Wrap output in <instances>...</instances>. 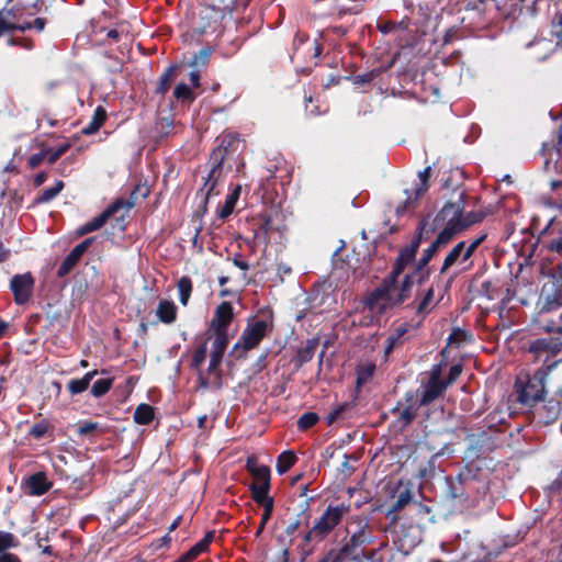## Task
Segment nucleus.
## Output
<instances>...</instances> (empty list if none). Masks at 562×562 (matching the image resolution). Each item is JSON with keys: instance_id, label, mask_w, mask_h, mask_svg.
Segmentation results:
<instances>
[{"instance_id": "6", "label": "nucleus", "mask_w": 562, "mask_h": 562, "mask_svg": "<svg viewBox=\"0 0 562 562\" xmlns=\"http://www.w3.org/2000/svg\"><path fill=\"white\" fill-rule=\"evenodd\" d=\"M350 512V504L328 505L313 527L304 535V544L323 542Z\"/></svg>"}, {"instance_id": "57", "label": "nucleus", "mask_w": 562, "mask_h": 562, "mask_svg": "<svg viewBox=\"0 0 562 562\" xmlns=\"http://www.w3.org/2000/svg\"><path fill=\"white\" fill-rule=\"evenodd\" d=\"M95 237H88L85 240H82L80 244L76 245L71 250L70 254L74 258H76L78 261L82 257V255L87 251V249L91 246V244L94 241Z\"/></svg>"}, {"instance_id": "10", "label": "nucleus", "mask_w": 562, "mask_h": 562, "mask_svg": "<svg viewBox=\"0 0 562 562\" xmlns=\"http://www.w3.org/2000/svg\"><path fill=\"white\" fill-rule=\"evenodd\" d=\"M539 314H549L562 306V278L552 276L542 285L537 302Z\"/></svg>"}, {"instance_id": "61", "label": "nucleus", "mask_w": 562, "mask_h": 562, "mask_svg": "<svg viewBox=\"0 0 562 562\" xmlns=\"http://www.w3.org/2000/svg\"><path fill=\"white\" fill-rule=\"evenodd\" d=\"M378 30L382 33V34H390V33H393V32H396V31H404L405 30V26L404 24L401 22V23H396V22H392V21H386V22H379L378 23Z\"/></svg>"}, {"instance_id": "3", "label": "nucleus", "mask_w": 562, "mask_h": 562, "mask_svg": "<svg viewBox=\"0 0 562 562\" xmlns=\"http://www.w3.org/2000/svg\"><path fill=\"white\" fill-rule=\"evenodd\" d=\"M415 259L416 255L414 252L405 247L401 248L393 263L392 271L382 280L379 286H376L364 297V306L371 312L375 311L381 300L384 296H387L389 292L396 289L398 277L403 273L408 265L415 261Z\"/></svg>"}, {"instance_id": "42", "label": "nucleus", "mask_w": 562, "mask_h": 562, "mask_svg": "<svg viewBox=\"0 0 562 562\" xmlns=\"http://www.w3.org/2000/svg\"><path fill=\"white\" fill-rule=\"evenodd\" d=\"M214 48L211 46L202 47L192 58L188 61V65L194 69H201L205 67L213 54Z\"/></svg>"}, {"instance_id": "18", "label": "nucleus", "mask_w": 562, "mask_h": 562, "mask_svg": "<svg viewBox=\"0 0 562 562\" xmlns=\"http://www.w3.org/2000/svg\"><path fill=\"white\" fill-rule=\"evenodd\" d=\"M53 486L45 472H35L23 481L25 493L31 496H42Z\"/></svg>"}, {"instance_id": "27", "label": "nucleus", "mask_w": 562, "mask_h": 562, "mask_svg": "<svg viewBox=\"0 0 562 562\" xmlns=\"http://www.w3.org/2000/svg\"><path fill=\"white\" fill-rule=\"evenodd\" d=\"M54 431L55 427L49 420L41 419L40 422L34 423L31 426V428L27 431V436L36 440H42L45 438H49L50 440H53Z\"/></svg>"}, {"instance_id": "33", "label": "nucleus", "mask_w": 562, "mask_h": 562, "mask_svg": "<svg viewBox=\"0 0 562 562\" xmlns=\"http://www.w3.org/2000/svg\"><path fill=\"white\" fill-rule=\"evenodd\" d=\"M108 117L106 111L103 106L98 105L94 110L91 121L81 130L83 135L95 134L104 124Z\"/></svg>"}, {"instance_id": "63", "label": "nucleus", "mask_w": 562, "mask_h": 562, "mask_svg": "<svg viewBox=\"0 0 562 562\" xmlns=\"http://www.w3.org/2000/svg\"><path fill=\"white\" fill-rule=\"evenodd\" d=\"M486 238V235H482L475 239H473L470 244H465L464 246V256H463V260H469L473 254L475 252V250L479 248V246L485 240Z\"/></svg>"}, {"instance_id": "37", "label": "nucleus", "mask_w": 562, "mask_h": 562, "mask_svg": "<svg viewBox=\"0 0 562 562\" xmlns=\"http://www.w3.org/2000/svg\"><path fill=\"white\" fill-rule=\"evenodd\" d=\"M355 394H352V401L345 402L342 404H339L335 409H333L327 416H326V424L328 426L333 425L335 422L339 419L346 418V413L352 409L356 405Z\"/></svg>"}, {"instance_id": "55", "label": "nucleus", "mask_w": 562, "mask_h": 562, "mask_svg": "<svg viewBox=\"0 0 562 562\" xmlns=\"http://www.w3.org/2000/svg\"><path fill=\"white\" fill-rule=\"evenodd\" d=\"M18 540L11 532L0 531V554L7 553L5 550L15 548Z\"/></svg>"}, {"instance_id": "2", "label": "nucleus", "mask_w": 562, "mask_h": 562, "mask_svg": "<svg viewBox=\"0 0 562 562\" xmlns=\"http://www.w3.org/2000/svg\"><path fill=\"white\" fill-rule=\"evenodd\" d=\"M272 316L269 318H249L238 340L232 347L229 356L237 361L245 360L248 351L257 348L265 337L272 331Z\"/></svg>"}, {"instance_id": "44", "label": "nucleus", "mask_w": 562, "mask_h": 562, "mask_svg": "<svg viewBox=\"0 0 562 562\" xmlns=\"http://www.w3.org/2000/svg\"><path fill=\"white\" fill-rule=\"evenodd\" d=\"M440 227H442V223L437 222L436 216L427 215L419 222L417 231L427 239Z\"/></svg>"}, {"instance_id": "49", "label": "nucleus", "mask_w": 562, "mask_h": 562, "mask_svg": "<svg viewBox=\"0 0 562 562\" xmlns=\"http://www.w3.org/2000/svg\"><path fill=\"white\" fill-rule=\"evenodd\" d=\"M271 488V484H258V483H251L249 485V491L251 493L252 501L258 504L259 502L267 498L269 495Z\"/></svg>"}, {"instance_id": "31", "label": "nucleus", "mask_w": 562, "mask_h": 562, "mask_svg": "<svg viewBox=\"0 0 562 562\" xmlns=\"http://www.w3.org/2000/svg\"><path fill=\"white\" fill-rule=\"evenodd\" d=\"M547 314H539V326L549 336H562V314L558 317H547Z\"/></svg>"}, {"instance_id": "15", "label": "nucleus", "mask_w": 562, "mask_h": 562, "mask_svg": "<svg viewBox=\"0 0 562 562\" xmlns=\"http://www.w3.org/2000/svg\"><path fill=\"white\" fill-rule=\"evenodd\" d=\"M221 359H216L213 357H210L209 366L204 369H199L196 383L198 387L202 390H206L209 387H216L220 389L222 386L223 381V374L222 370L220 369L222 364Z\"/></svg>"}, {"instance_id": "32", "label": "nucleus", "mask_w": 562, "mask_h": 562, "mask_svg": "<svg viewBox=\"0 0 562 562\" xmlns=\"http://www.w3.org/2000/svg\"><path fill=\"white\" fill-rule=\"evenodd\" d=\"M375 372L374 363H367L357 368L356 387L353 391L355 400H358L361 387L373 376Z\"/></svg>"}, {"instance_id": "64", "label": "nucleus", "mask_w": 562, "mask_h": 562, "mask_svg": "<svg viewBox=\"0 0 562 562\" xmlns=\"http://www.w3.org/2000/svg\"><path fill=\"white\" fill-rule=\"evenodd\" d=\"M173 128V122L162 117L156 123V130L159 133V136L162 138L165 136H168Z\"/></svg>"}, {"instance_id": "54", "label": "nucleus", "mask_w": 562, "mask_h": 562, "mask_svg": "<svg viewBox=\"0 0 562 562\" xmlns=\"http://www.w3.org/2000/svg\"><path fill=\"white\" fill-rule=\"evenodd\" d=\"M78 262L79 261L76 258H74L71 256V254L69 252L65 257V259L61 261V263L59 265V267L57 269V277L64 278V277L68 276Z\"/></svg>"}, {"instance_id": "39", "label": "nucleus", "mask_w": 562, "mask_h": 562, "mask_svg": "<svg viewBox=\"0 0 562 562\" xmlns=\"http://www.w3.org/2000/svg\"><path fill=\"white\" fill-rule=\"evenodd\" d=\"M297 461L296 454L292 450L281 452L277 458V472L282 475L288 472Z\"/></svg>"}, {"instance_id": "48", "label": "nucleus", "mask_w": 562, "mask_h": 562, "mask_svg": "<svg viewBox=\"0 0 562 562\" xmlns=\"http://www.w3.org/2000/svg\"><path fill=\"white\" fill-rule=\"evenodd\" d=\"M114 378H103L97 380L91 387V394L94 397H101L105 395L112 387Z\"/></svg>"}, {"instance_id": "29", "label": "nucleus", "mask_w": 562, "mask_h": 562, "mask_svg": "<svg viewBox=\"0 0 562 562\" xmlns=\"http://www.w3.org/2000/svg\"><path fill=\"white\" fill-rule=\"evenodd\" d=\"M179 70L178 65H170L161 74L159 81L155 88V94L165 95L171 88L172 82L176 79L177 71Z\"/></svg>"}, {"instance_id": "16", "label": "nucleus", "mask_w": 562, "mask_h": 562, "mask_svg": "<svg viewBox=\"0 0 562 562\" xmlns=\"http://www.w3.org/2000/svg\"><path fill=\"white\" fill-rule=\"evenodd\" d=\"M235 318L234 307L231 302H222L214 311L210 323V330L229 334L228 328Z\"/></svg>"}, {"instance_id": "45", "label": "nucleus", "mask_w": 562, "mask_h": 562, "mask_svg": "<svg viewBox=\"0 0 562 562\" xmlns=\"http://www.w3.org/2000/svg\"><path fill=\"white\" fill-rule=\"evenodd\" d=\"M172 94L173 98L181 103H192L195 100L193 90L184 82L178 83Z\"/></svg>"}, {"instance_id": "5", "label": "nucleus", "mask_w": 562, "mask_h": 562, "mask_svg": "<svg viewBox=\"0 0 562 562\" xmlns=\"http://www.w3.org/2000/svg\"><path fill=\"white\" fill-rule=\"evenodd\" d=\"M546 376V370H536L532 375L528 373L517 375L514 390L516 402L521 408H531L543 401Z\"/></svg>"}, {"instance_id": "12", "label": "nucleus", "mask_w": 562, "mask_h": 562, "mask_svg": "<svg viewBox=\"0 0 562 562\" xmlns=\"http://www.w3.org/2000/svg\"><path fill=\"white\" fill-rule=\"evenodd\" d=\"M422 406H425V404L420 403L418 391H407L404 394L403 402H397L396 406L392 409V414L397 416V423L404 429L414 422Z\"/></svg>"}, {"instance_id": "40", "label": "nucleus", "mask_w": 562, "mask_h": 562, "mask_svg": "<svg viewBox=\"0 0 562 562\" xmlns=\"http://www.w3.org/2000/svg\"><path fill=\"white\" fill-rule=\"evenodd\" d=\"M240 194V187L237 186L227 196L223 204V206L218 211V218L225 220L234 211L237 200Z\"/></svg>"}, {"instance_id": "8", "label": "nucleus", "mask_w": 562, "mask_h": 562, "mask_svg": "<svg viewBox=\"0 0 562 562\" xmlns=\"http://www.w3.org/2000/svg\"><path fill=\"white\" fill-rule=\"evenodd\" d=\"M454 200H449L436 214V221L442 223L439 233H448L449 240L462 232L461 220L464 212L465 190L457 186L453 189Z\"/></svg>"}, {"instance_id": "58", "label": "nucleus", "mask_w": 562, "mask_h": 562, "mask_svg": "<svg viewBox=\"0 0 562 562\" xmlns=\"http://www.w3.org/2000/svg\"><path fill=\"white\" fill-rule=\"evenodd\" d=\"M95 237H88L85 240H82L80 244L76 245L71 250L70 254L74 258H76L78 261L82 257V255L87 251V249L91 246V244L94 241Z\"/></svg>"}, {"instance_id": "9", "label": "nucleus", "mask_w": 562, "mask_h": 562, "mask_svg": "<svg viewBox=\"0 0 562 562\" xmlns=\"http://www.w3.org/2000/svg\"><path fill=\"white\" fill-rule=\"evenodd\" d=\"M221 153L222 149H214L211 153L210 160L213 161L212 167L204 180L203 187L196 193V195L201 196L199 209L202 210L203 213L206 212L209 199L220 193L216 187L223 177V156H221Z\"/></svg>"}, {"instance_id": "4", "label": "nucleus", "mask_w": 562, "mask_h": 562, "mask_svg": "<svg viewBox=\"0 0 562 562\" xmlns=\"http://www.w3.org/2000/svg\"><path fill=\"white\" fill-rule=\"evenodd\" d=\"M526 352L532 362H541L538 370H546L548 374L562 361V336L535 338L528 342Z\"/></svg>"}, {"instance_id": "56", "label": "nucleus", "mask_w": 562, "mask_h": 562, "mask_svg": "<svg viewBox=\"0 0 562 562\" xmlns=\"http://www.w3.org/2000/svg\"><path fill=\"white\" fill-rule=\"evenodd\" d=\"M484 214L482 212H474L471 211L467 213L465 215H462L461 225H462V232L470 227L473 224L480 223L483 221Z\"/></svg>"}, {"instance_id": "21", "label": "nucleus", "mask_w": 562, "mask_h": 562, "mask_svg": "<svg viewBox=\"0 0 562 562\" xmlns=\"http://www.w3.org/2000/svg\"><path fill=\"white\" fill-rule=\"evenodd\" d=\"M209 7L220 11L228 20H232L234 13H241L249 5L250 0H203Z\"/></svg>"}, {"instance_id": "62", "label": "nucleus", "mask_w": 562, "mask_h": 562, "mask_svg": "<svg viewBox=\"0 0 562 562\" xmlns=\"http://www.w3.org/2000/svg\"><path fill=\"white\" fill-rule=\"evenodd\" d=\"M403 344L404 339H398L394 335L390 334L385 339L384 358L387 359L392 351Z\"/></svg>"}, {"instance_id": "43", "label": "nucleus", "mask_w": 562, "mask_h": 562, "mask_svg": "<svg viewBox=\"0 0 562 562\" xmlns=\"http://www.w3.org/2000/svg\"><path fill=\"white\" fill-rule=\"evenodd\" d=\"M47 20L45 18H36L33 21L14 22L15 32H25L34 30L37 33H42L45 30Z\"/></svg>"}, {"instance_id": "59", "label": "nucleus", "mask_w": 562, "mask_h": 562, "mask_svg": "<svg viewBox=\"0 0 562 562\" xmlns=\"http://www.w3.org/2000/svg\"><path fill=\"white\" fill-rule=\"evenodd\" d=\"M434 288H429L426 293L424 294L422 301L418 303L417 305V314H427L429 312V304L432 302L434 300Z\"/></svg>"}, {"instance_id": "25", "label": "nucleus", "mask_w": 562, "mask_h": 562, "mask_svg": "<svg viewBox=\"0 0 562 562\" xmlns=\"http://www.w3.org/2000/svg\"><path fill=\"white\" fill-rule=\"evenodd\" d=\"M156 315L159 322L166 325H171L177 319L178 307L173 301L160 300L156 310Z\"/></svg>"}, {"instance_id": "51", "label": "nucleus", "mask_w": 562, "mask_h": 562, "mask_svg": "<svg viewBox=\"0 0 562 562\" xmlns=\"http://www.w3.org/2000/svg\"><path fill=\"white\" fill-rule=\"evenodd\" d=\"M318 420H319V417L316 413L306 412L299 417L296 425H297L299 430L305 431V430L312 428L313 426H315Z\"/></svg>"}, {"instance_id": "30", "label": "nucleus", "mask_w": 562, "mask_h": 562, "mask_svg": "<svg viewBox=\"0 0 562 562\" xmlns=\"http://www.w3.org/2000/svg\"><path fill=\"white\" fill-rule=\"evenodd\" d=\"M214 337L212 340V349L210 352V357L221 359L223 360L224 353L228 347L231 338L234 336V334H224V333H217L213 331Z\"/></svg>"}, {"instance_id": "23", "label": "nucleus", "mask_w": 562, "mask_h": 562, "mask_svg": "<svg viewBox=\"0 0 562 562\" xmlns=\"http://www.w3.org/2000/svg\"><path fill=\"white\" fill-rule=\"evenodd\" d=\"M562 411V404L555 398L543 401L542 405L538 408L537 414L539 422L549 425L554 423Z\"/></svg>"}, {"instance_id": "52", "label": "nucleus", "mask_w": 562, "mask_h": 562, "mask_svg": "<svg viewBox=\"0 0 562 562\" xmlns=\"http://www.w3.org/2000/svg\"><path fill=\"white\" fill-rule=\"evenodd\" d=\"M412 492L408 487L403 488L398 492L396 496V501L392 505V512L402 510L408 503L412 501Z\"/></svg>"}, {"instance_id": "26", "label": "nucleus", "mask_w": 562, "mask_h": 562, "mask_svg": "<svg viewBox=\"0 0 562 562\" xmlns=\"http://www.w3.org/2000/svg\"><path fill=\"white\" fill-rule=\"evenodd\" d=\"M448 235V233H439L430 246L424 250L416 265L420 267H428L429 261L432 259L439 248L450 241Z\"/></svg>"}, {"instance_id": "1", "label": "nucleus", "mask_w": 562, "mask_h": 562, "mask_svg": "<svg viewBox=\"0 0 562 562\" xmlns=\"http://www.w3.org/2000/svg\"><path fill=\"white\" fill-rule=\"evenodd\" d=\"M346 536L338 549H331L319 562H364L370 560L374 552L366 553L367 546L373 543L368 520L360 516H351L345 528Z\"/></svg>"}, {"instance_id": "60", "label": "nucleus", "mask_w": 562, "mask_h": 562, "mask_svg": "<svg viewBox=\"0 0 562 562\" xmlns=\"http://www.w3.org/2000/svg\"><path fill=\"white\" fill-rule=\"evenodd\" d=\"M97 430H100V425L97 422H81L78 424L77 434L80 437L88 436Z\"/></svg>"}, {"instance_id": "34", "label": "nucleus", "mask_w": 562, "mask_h": 562, "mask_svg": "<svg viewBox=\"0 0 562 562\" xmlns=\"http://www.w3.org/2000/svg\"><path fill=\"white\" fill-rule=\"evenodd\" d=\"M97 374L98 370H92L87 372L81 379H71L66 385L67 391L71 395H77L85 392Z\"/></svg>"}, {"instance_id": "13", "label": "nucleus", "mask_w": 562, "mask_h": 562, "mask_svg": "<svg viewBox=\"0 0 562 562\" xmlns=\"http://www.w3.org/2000/svg\"><path fill=\"white\" fill-rule=\"evenodd\" d=\"M431 176V168L427 166L424 170L418 173L419 184L413 191L405 190L406 199L404 202L398 204L395 209L396 216H403L407 211L416 207V204L420 198L429 189V179Z\"/></svg>"}, {"instance_id": "35", "label": "nucleus", "mask_w": 562, "mask_h": 562, "mask_svg": "<svg viewBox=\"0 0 562 562\" xmlns=\"http://www.w3.org/2000/svg\"><path fill=\"white\" fill-rule=\"evenodd\" d=\"M149 193H150V191L147 186L136 184L134 187L133 191L131 192L128 199L125 200L123 198H120V199H116L114 202L120 203L119 210H121L123 207L131 210L135 206L138 195H140L143 199H146L149 195Z\"/></svg>"}, {"instance_id": "22", "label": "nucleus", "mask_w": 562, "mask_h": 562, "mask_svg": "<svg viewBox=\"0 0 562 562\" xmlns=\"http://www.w3.org/2000/svg\"><path fill=\"white\" fill-rule=\"evenodd\" d=\"M245 468L247 472L254 477L252 483L271 484V471L268 465L258 464L255 456L248 457Z\"/></svg>"}, {"instance_id": "38", "label": "nucleus", "mask_w": 562, "mask_h": 562, "mask_svg": "<svg viewBox=\"0 0 562 562\" xmlns=\"http://www.w3.org/2000/svg\"><path fill=\"white\" fill-rule=\"evenodd\" d=\"M155 416L154 407L149 404H139L133 415L134 422L138 425H148Z\"/></svg>"}, {"instance_id": "46", "label": "nucleus", "mask_w": 562, "mask_h": 562, "mask_svg": "<svg viewBox=\"0 0 562 562\" xmlns=\"http://www.w3.org/2000/svg\"><path fill=\"white\" fill-rule=\"evenodd\" d=\"M177 288L179 291L180 303L186 306L190 300V296H191V293L193 290L191 279L188 276L181 277L178 280Z\"/></svg>"}, {"instance_id": "24", "label": "nucleus", "mask_w": 562, "mask_h": 562, "mask_svg": "<svg viewBox=\"0 0 562 562\" xmlns=\"http://www.w3.org/2000/svg\"><path fill=\"white\" fill-rule=\"evenodd\" d=\"M319 345L317 338H311L305 341V345L297 349L296 355L293 358L295 368L300 369L303 364L310 362Z\"/></svg>"}, {"instance_id": "17", "label": "nucleus", "mask_w": 562, "mask_h": 562, "mask_svg": "<svg viewBox=\"0 0 562 562\" xmlns=\"http://www.w3.org/2000/svg\"><path fill=\"white\" fill-rule=\"evenodd\" d=\"M446 383L440 379V367L437 366L428 380V382L425 385V389L422 393L420 403L426 405H429L435 400L440 397L445 391L447 390Z\"/></svg>"}, {"instance_id": "14", "label": "nucleus", "mask_w": 562, "mask_h": 562, "mask_svg": "<svg viewBox=\"0 0 562 562\" xmlns=\"http://www.w3.org/2000/svg\"><path fill=\"white\" fill-rule=\"evenodd\" d=\"M35 279L31 272L15 274L10 280V290L13 294L15 304L23 305L32 296Z\"/></svg>"}, {"instance_id": "41", "label": "nucleus", "mask_w": 562, "mask_h": 562, "mask_svg": "<svg viewBox=\"0 0 562 562\" xmlns=\"http://www.w3.org/2000/svg\"><path fill=\"white\" fill-rule=\"evenodd\" d=\"M65 183L61 180L56 181L52 188L44 189L34 200V204H45L53 201L64 189Z\"/></svg>"}, {"instance_id": "7", "label": "nucleus", "mask_w": 562, "mask_h": 562, "mask_svg": "<svg viewBox=\"0 0 562 562\" xmlns=\"http://www.w3.org/2000/svg\"><path fill=\"white\" fill-rule=\"evenodd\" d=\"M430 276L429 267L415 266L412 272L406 273L400 284H396L394 291L389 292L387 296H384L381 301L382 304H378L375 311L379 314H383L389 308H393L402 305L412 294V288L415 283L423 284L428 280Z\"/></svg>"}, {"instance_id": "20", "label": "nucleus", "mask_w": 562, "mask_h": 562, "mask_svg": "<svg viewBox=\"0 0 562 562\" xmlns=\"http://www.w3.org/2000/svg\"><path fill=\"white\" fill-rule=\"evenodd\" d=\"M119 202H112L102 213L93 217L77 229L78 236H83L101 228L110 217L114 216L119 211Z\"/></svg>"}, {"instance_id": "53", "label": "nucleus", "mask_w": 562, "mask_h": 562, "mask_svg": "<svg viewBox=\"0 0 562 562\" xmlns=\"http://www.w3.org/2000/svg\"><path fill=\"white\" fill-rule=\"evenodd\" d=\"M69 148V143H64L56 148H44L45 153H47L46 157L48 165H54Z\"/></svg>"}, {"instance_id": "28", "label": "nucleus", "mask_w": 562, "mask_h": 562, "mask_svg": "<svg viewBox=\"0 0 562 562\" xmlns=\"http://www.w3.org/2000/svg\"><path fill=\"white\" fill-rule=\"evenodd\" d=\"M414 518L417 526H426L436 521L434 507L416 502L413 504Z\"/></svg>"}, {"instance_id": "50", "label": "nucleus", "mask_w": 562, "mask_h": 562, "mask_svg": "<svg viewBox=\"0 0 562 562\" xmlns=\"http://www.w3.org/2000/svg\"><path fill=\"white\" fill-rule=\"evenodd\" d=\"M463 477H464V473L460 472L458 474V476L456 477L458 483L450 482L449 487H448V492H447L448 497H450L452 499L467 498L465 497V493H464V488L462 486L463 485Z\"/></svg>"}, {"instance_id": "47", "label": "nucleus", "mask_w": 562, "mask_h": 562, "mask_svg": "<svg viewBox=\"0 0 562 562\" xmlns=\"http://www.w3.org/2000/svg\"><path fill=\"white\" fill-rule=\"evenodd\" d=\"M206 352L207 347L206 341H204L200 346H198L193 351L190 368L195 370L196 372L199 371V369H202V364L206 359Z\"/></svg>"}, {"instance_id": "19", "label": "nucleus", "mask_w": 562, "mask_h": 562, "mask_svg": "<svg viewBox=\"0 0 562 562\" xmlns=\"http://www.w3.org/2000/svg\"><path fill=\"white\" fill-rule=\"evenodd\" d=\"M465 241L461 240L456 244L452 249L447 254L440 268V274H445L456 263L464 265L462 271L472 269L473 262L463 260Z\"/></svg>"}, {"instance_id": "11", "label": "nucleus", "mask_w": 562, "mask_h": 562, "mask_svg": "<svg viewBox=\"0 0 562 562\" xmlns=\"http://www.w3.org/2000/svg\"><path fill=\"white\" fill-rule=\"evenodd\" d=\"M227 20V16L212 7H209V4L203 1L194 30L199 34L220 35L223 33Z\"/></svg>"}, {"instance_id": "36", "label": "nucleus", "mask_w": 562, "mask_h": 562, "mask_svg": "<svg viewBox=\"0 0 562 562\" xmlns=\"http://www.w3.org/2000/svg\"><path fill=\"white\" fill-rule=\"evenodd\" d=\"M462 8L465 11H475L483 15L496 7L495 0H461Z\"/></svg>"}]
</instances>
